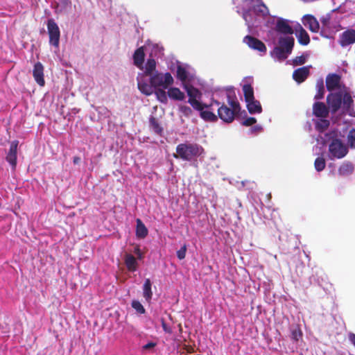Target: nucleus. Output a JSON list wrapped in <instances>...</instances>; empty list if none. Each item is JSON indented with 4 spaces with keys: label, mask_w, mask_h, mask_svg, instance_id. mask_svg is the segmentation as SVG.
Returning a JSON list of instances; mask_svg holds the SVG:
<instances>
[{
    "label": "nucleus",
    "mask_w": 355,
    "mask_h": 355,
    "mask_svg": "<svg viewBox=\"0 0 355 355\" xmlns=\"http://www.w3.org/2000/svg\"><path fill=\"white\" fill-rule=\"evenodd\" d=\"M327 103L332 114H336L342 109L343 114H347L351 116H355L354 110V100L351 94L345 92L330 93L327 96Z\"/></svg>",
    "instance_id": "nucleus-1"
},
{
    "label": "nucleus",
    "mask_w": 355,
    "mask_h": 355,
    "mask_svg": "<svg viewBox=\"0 0 355 355\" xmlns=\"http://www.w3.org/2000/svg\"><path fill=\"white\" fill-rule=\"evenodd\" d=\"M205 154L204 148L197 143L185 142L176 146V153L173 155L176 159L191 162Z\"/></svg>",
    "instance_id": "nucleus-2"
},
{
    "label": "nucleus",
    "mask_w": 355,
    "mask_h": 355,
    "mask_svg": "<svg viewBox=\"0 0 355 355\" xmlns=\"http://www.w3.org/2000/svg\"><path fill=\"white\" fill-rule=\"evenodd\" d=\"M227 98L228 104L231 107H229L224 103L222 104L218 108V116L224 122L230 123H232L235 116L239 114L241 107L236 96L232 98L231 96L228 95Z\"/></svg>",
    "instance_id": "nucleus-3"
},
{
    "label": "nucleus",
    "mask_w": 355,
    "mask_h": 355,
    "mask_svg": "<svg viewBox=\"0 0 355 355\" xmlns=\"http://www.w3.org/2000/svg\"><path fill=\"white\" fill-rule=\"evenodd\" d=\"M46 26L49 36V44L55 49L54 53L57 59L62 62L63 65H65L66 64L64 63V60L61 58L58 53L60 36V28L53 19H48Z\"/></svg>",
    "instance_id": "nucleus-4"
},
{
    "label": "nucleus",
    "mask_w": 355,
    "mask_h": 355,
    "mask_svg": "<svg viewBox=\"0 0 355 355\" xmlns=\"http://www.w3.org/2000/svg\"><path fill=\"white\" fill-rule=\"evenodd\" d=\"M184 88L189 96L188 103L196 110H204L205 108H209L214 103L216 104L217 106L220 105V103L218 101H214L210 105L201 103V92L197 88L193 87L192 85H186Z\"/></svg>",
    "instance_id": "nucleus-5"
},
{
    "label": "nucleus",
    "mask_w": 355,
    "mask_h": 355,
    "mask_svg": "<svg viewBox=\"0 0 355 355\" xmlns=\"http://www.w3.org/2000/svg\"><path fill=\"white\" fill-rule=\"evenodd\" d=\"M173 78L169 72L163 73L159 71H155L154 73L150 76V83L155 89L158 87L168 89L170 85L173 84Z\"/></svg>",
    "instance_id": "nucleus-6"
},
{
    "label": "nucleus",
    "mask_w": 355,
    "mask_h": 355,
    "mask_svg": "<svg viewBox=\"0 0 355 355\" xmlns=\"http://www.w3.org/2000/svg\"><path fill=\"white\" fill-rule=\"evenodd\" d=\"M329 158L342 159L348 153L347 146L338 139H334L329 145Z\"/></svg>",
    "instance_id": "nucleus-7"
},
{
    "label": "nucleus",
    "mask_w": 355,
    "mask_h": 355,
    "mask_svg": "<svg viewBox=\"0 0 355 355\" xmlns=\"http://www.w3.org/2000/svg\"><path fill=\"white\" fill-rule=\"evenodd\" d=\"M243 42L250 48L259 52L266 53L267 51L266 46L263 42L251 35H246L243 38Z\"/></svg>",
    "instance_id": "nucleus-8"
},
{
    "label": "nucleus",
    "mask_w": 355,
    "mask_h": 355,
    "mask_svg": "<svg viewBox=\"0 0 355 355\" xmlns=\"http://www.w3.org/2000/svg\"><path fill=\"white\" fill-rule=\"evenodd\" d=\"M329 108L323 102L316 101L313 104L312 112L317 118H327L329 114Z\"/></svg>",
    "instance_id": "nucleus-9"
},
{
    "label": "nucleus",
    "mask_w": 355,
    "mask_h": 355,
    "mask_svg": "<svg viewBox=\"0 0 355 355\" xmlns=\"http://www.w3.org/2000/svg\"><path fill=\"white\" fill-rule=\"evenodd\" d=\"M342 47H345L355 43V30L347 29L343 32L338 41Z\"/></svg>",
    "instance_id": "nucleus-10"
},
{
    "label": "nucleus",
    "mask_w": 355,
    "mask_h": 355,
    "mask_svg": "<svg viewBox=\"0 0 355 355\" xmlns=\"http://www.w3.org/2000/svg\"><path fill=\"white\" fill-rule=\"evenodd\" d=\"M44 69V68L43 64L40 62L35 63L33 69V76L34 80L40 86L42 87L45 84Z\"/></svg>",
    "instance_id": "nucleus-11"
},
{
    "label": "nucleus",
    "mask_w": 355,
    "mask_h": 355,
    "mask_svg": "<svg viewBox=\"0 0 355 355\" xmlns=\"http://www.w3.org/2000/svg\"><path fill=\"white\" fill-rule=\"evenodd\" d=\"M18 141H12L10 144L9 150L6 155V161L15 168L17 165V150L18 146Z\"/></svg>",
    "instance_id": "nucleus-12"
},
{
    "label": "nucleus",
    "mask_w": 355,
    "mask_h": 355,
    "mask_svg": "<svg viewBox=\"0 0 355 355\" xmlns=\"http://www.w3.org/2000/svg\"><path fill=\"white\" fill-rule=\"evenodd\" d=\"M251 10L258 16L266 17L269 15V10L262 0H255Z\"/></svg>",
    "instance_id": "nucleus-13"
},
{
    "label": "nucleus",
    "mask_w": 355,
    "mask_h": 355,
    "mask_svg": "<svg viewBox=\"0 0 355 355\" xmlns=\"http://www.w3.org/2000/svg\"><path fill=\"white\" fill-rule=\"evenodd\" d=\"M340 76L336 73L329 74L326 78V87L328 91L331 92L339 88Z\"/></svg>",
    "instance_id": "nucleus-14"
},
{
    "label": "nucleus",
    "mask_w": 355,
    "mask_h": 355,
    "mask_svg": "<svg viewBox=\"0 0 355 355\" xmlns=\"http://www.w3.org/2000/svg\"><path fill=\"white\" fill-rule=\"evenodd\" d=\"M303 24L305 26H307L311 32L317 33L319 31V23L316 18L311 15H306L304 16Z\"/></svg>",
    "instance_id": "nucleus-15"
},
{
    "label": "nucleus",
    "mask_w": 355,
    "mask_h": 355,
    "mask_svg": "<svg viewBox=\"0 0 355 355\" xmlns=\"http://www.w3.org/2000/svg\"><path fill=\"white\" fill-rule=\"evenodd\" d=\"M309 73V67H303L293 71V78L297 83H302L308 78Z\"/></svg>",
    "instance_id": "nucleus-16"
},
{
    "label": "nucleus",
    "mask_w": 355,
    "mask_h": 355,
    "mask_svg": "<svg viewBox=\"0 0 355 355\" xmlns=\"http://www.w3.org/2000/svg\"><path fill=\"white\" fill-rule=\"evenodd\" d=\"M294 44L295 40L292 36L281 37L279 39V46L288 53H291Z\"/></svg>",
    "instance_id": "nucleus-17"
},
{
    "label": "nucleus",
    "mask_w": 355,
    "mask_h": 355,
    "mask_svg": "<svg viewBox=\"0 0 355 355\" xmlns=\"http://www.w3.org/2000/svg\"><path fill=\"white\" fill-rule=\"evenodd\" d=\"M145 60V53L144 46H141L136 49L133 54V62L134 64L139 68H143V64Z\"/></svg>",
    "instance_id": "nucleus-18"
},
{
    "label": "nucleus",
    "mask_w": 355,
    "mask_h": 355,
    "mask_svg": "<svg viewBox=\"0 0 355 355\" xmlns=\"http://www.w3.org/2000/svg\"><path fill=\"white\" fill-rule=\"evenodd\" d=\"M276 31L283 34H293V28L288 24V21L285 19H280L277 21Z\"/></svg>",
    "instance_id": "nucleus-19"
},
{
    "label": "nucleus",
    "mask_w": 355,
    "mask_h": 355,
    "mask_svg": "<svg viewBox=\"0 0 355 355\" xmlns=\"http://www.w3.org/2000/svg\"><path fill=\"white\" fill-rule=\"evenodd\" d=\"M124 263L129 271L135 272L137 270L138 263L132 254L126 253L124 256Z\"/></svg>",
    "instance_id": "nucleus-20"
},
{
    "label": "nucleus",
    "mask_w": 355,
    "mask_h": 355,
    "mask_svg": "<svg viewBox=\"0 0 355 355\" xmlns=\"http://www.w3.org/2000/svg\"><path fill=\"white\" fill-rule=\"evenodd\" d=\"M167 94L170 98L175 101H183L185 98L184 92L178 87H170Z\"/></svg>",
    "instance_id": "nucleus-21"
},
{
    "label": "nucleus",
    "mask_w": 355,
    "mask_h": 355,
    "mask_svg": "<svg viewBox=\"0 0 355 355\" xmlns=\"http://www.w3.org/2000/svg\"><path fill=\"white\" fill-rule=\"evenodd\" d=\"M296 36L298 40V42L303 45L306 46L310 42V37L308 33L304 29L302 26L300 27V29L297 31Z\"/></svg>",
    "instance_id": "nucleus-22"
},
{
    "label": "nucleus",
    "mask_w": 355,
    "mask_h": 355,
    "mask_svg": "<svg viewBox=\"0 0 355 355\" xmlns=\"http://www.w3.org/2000/svg\"><path fill=\"white\" fill-rule=\"evenodd\" d=\"M246 104L248 110L250 114L261 113L262 112L260 102L255 98L249 102H246Z\"/></svg>",
    "instance_id": "nucleus-23"
},
{
    "label": "nucleus",
    "mask_w": 355,
    "mask_h": 355,
    "mask_svg": "<svg viewBox=\"0 0 355 355\" xmlns=\"http://www.w3.org/2000/svg\"><path fill=\"white\" fill-rule=\"evenodd\" d=\"M148 229L141 219H137L136 236L139 239H144L148 235Z\"/></svg>",
    "instance_id": "nucleus-24"
},
{
    "label": "nucleus",
    "mask_w": 355,
    "mask_h": 355,
    "mask_svg": "<svg viewBox=\"0 0 355 355\" xmlns=\"http://www.w3.org/2000/svg\"><path fill=\"white\" fill-rule=\"evenodd\" d=\"M317 121H315V128L319 132H323L330 125V122L327 118H318Z\"/></svg>",
    "instance_id": "nucleus-25"
},
{
    "label": "nucleus",
    "mask_w": 355,
    "mask_h": 355,
    "mask_svg": "<svg viewBox=\"0 0 355 355\" xmlns=\"http://www.w3.org/2000/svg\"><path fill=\"white\" fill-rule=\"evenodd\" d=\"M242 89L245 102H249L250 101L255 98L254 95V89L250 83L244 84L242 87Z\"/></svg>",
    "instance_id": "nucleus-26"
},
{
    "label": "nucleus",
    "mask_w": 355,
    "mask_h": 355,
    "mask_svg": "<svg viewBox=\"0 0 355 355\" xmlns=\"http://www.w3.org/2000/svg\"><path fill=\"white\" fill-rule=\"evenodd\" d=\"M156 61L154 58H148L145 64L144 74L146 76H152L156 69Z\"/></svg>",
    "instance_id": "nucleus-27"
},
{
    "label": "nucleus",
    "mask_w": 355,
    "mask_h": 355,
    "mask_svg": "<svg viewBox=\"0 0 355 355\" xmlns=\"http://www.w3.org/2000/svg\"><path fill=\"white\" fill-rule=\"evenodd\" d=\"M137 86L139 90L146 96H150L154 92V87L150 83L138 81Z\"/></svg>",
    "instance_id": "nucleus-28"
},
{
    "label": "nucleus",
    "mask_w": 355,
    "mask_h": 355,
    "mask_svg": "<svg viewBox=\"0 0 355 355\" xmlns=\"http://www.w3.org/2000/svg\"><path fill=\"white\" fill-rule=\"evenodd\" d=\"M288 52H286L285 50L280 46H275L271 52L272 56L276 58L279 60H284L288 58Z\"/></svg>",
    "instance_id": "nucleus-29"
},
{
    "label": "nucleus",
    "mask_w": 355,
    "mask_h": 355,
    "mask_svg": "<svg viewBox=\"0 0 355 355\" xmlns=\"http://www.w3.org/2000/svg\"><path fill=\"white\" fill-rule=\"evenodd\" d=\"M151 286L152 284L150 279H146L143 286V296L148 302L151 300L153 296Z\"/></svg>",
    "instance_id": "nucleus-30"
},
{
    "label": "nucleus",
    "mask_w": 355,
    "mask_h": 355,
    "mask_svg": "<svg viewBox=\"0 0 355 355\" xmlns=\"http://www.w3.org/2000/svg\"><path fill=\"white\" fill-rule=\"evenodd\" d=\"M354 171V166L350 162L343 163L338 168V173L340 175H348Z\"/></svg>",
    "instance_id": "nucleus-31"
},
{
    "label": "nucleus",
    "mask_w": 355,
    "mask_h": 355,
    "mask_svg": "<svg viewBox=\"0 0 355 355\" xmlns=\"http://www.w3.org/2000/svg\"><path fill=\"white\" fill-rule=\"evenodd\" d=\"M149 123H150V127L153 130V131L156 134H157L159 135H162V133L163 132V128L161 126V125L159 124V123L158 122V120L154 116H150V118L149 119Z\"/></svg>",
    "instance_id": "nucleus-32"
},
{
    "label": "nucleus",
    "mask_w": 355,
    "mask_h": 355,
    "mask_svg": "<svg viewBox=\"0 0 355 355\" xmlns=\"http://www.w3.org/2000/svg\"><path fill=\"white\" fill-rule=\"evenodd\" d=\"M176 77L182 83L187 80L188 72L186 69L180 64L177 66Z\"/></svg>",
    "instance_id": "nucleus-33"
},
{
    "label": "nucleus",
    "mask_w": 355,
    "mask_h": 355,
    "mask_svg": "<svg viewBox=\"0 0 355 355\" xmlns=\"http://www.w3.org/2000/svg\"><path fill=\"white\" fill-rule=\"evenodd\" d=\"M165 89L162 88H156L155 91V94L159 101L161 103H167L168 98L166 92L164 91Z\"/></svg>",
    "instance_id": "nucleus-34"
},
{
    "label": "nucleus",
    "mask_w": 355,
    "mask_h": 355,
    "mask_svg": "<svg viewBox=\"0 0 355 355\" xmlns=\"http://www.w3.org/2000/svg\"><path fill=\"white\" fill-rule=\"evenodd\" d=\"M317 93L314 96L315 100H320L323 98L324 94V87L322 80L318 81L316 83Z\"/></svg>",
    "instance_id": "nucleus-35"
},
{
    "label": "nucleus",
    "mask_w": 355,
    "mask_h": 355,
    "mask_svg": "<svg viewBox=\"0 0 355 355\" xmlns=\"http://www.w3.org/2000/svg\"><path fill=\"white\" fill-rule=\"evenodd\" d=\"M200 112V116L207 121H214L217 119V116L211 111L198 110Z\"/></svg>",
    "instance_id": "nucleus-36"
},
{
    "label": "nucleus",
    "mask_w": 355,
    "mask_h": 355,
    "mask_svg": "<svg viewBox=\"0 0 355 355\" xmlns=\"http://www.w3.org/2000/svg\"><path fill=\"white\" fill-rule=\"evenodd\" d=\"M326 166V162L325 159L322 157H317L314 162V166L317 171L320 172L324 169Z\"/></svg>",
    "instance_id": "nucleus-37"
},
{
    "label": "nucleus",
    "mask_w": 355,
    "mask_h": 355,
    "mask_svg": "<svg viewBox=\"0 0 355 355\" xmlns=\"http://www.w3.org/2000/svg\"><path fill=\"white\" fill-rule=\"evenodd\" d=\"M132 307L139 314H144L146 313V309L141 304V302L138 300H132L131 303Z\"/></svg>",
    "instance_id": "nucleus-38"
},
{
    "label": "nucleus",
    "mask_w": 355,
    "mask_h": 355,
    "mask_svg": "<svg viewBox=\"0 0 355 355\" xmlns=\"http://www.w3.org/2000/svg\"><path fill=\"white\" fill-rule=\"evenodd\" d=\"M302 332L299 327H295L291 331V338L295 341H298L302 338Z\"/></svg>",
    "instance_id": "nucleus-39"
},
{
    "label": "nucleus",
    "mask_w": 355,
    "mask_h": 355,
    "mask_svg": "<svg viewBox=\"0 0 355 355\" xmlns=\"http://www.w3.org/2000/svg\"><path fill=\"white\" fill-rule=\"evenodd\" d=\"M348 143L352 148H355V129L349 131L347 136Z\"/></svg>",
    "instance_id": "nucleus-40"
},
{
    "label": "nucleus",
    "mask_w": 355,
    "mask_h": 355,
    "mask_svg": "<svg viewBox=\"0 0 355 355\" xmlns=\"http://www.w3.org/2000/svg\"><path fill=\"white\" fill-rule=\"evenodd\" d=\"M187 249V245L184 244L179 250L177 251V257L180 260H182L185 258Z\"/></svg>",
    "instance_id": "nucleus-41"
},
{
    "label": "nucleus",
    "mask_w": 355,
    "mask_h": 355,
    "mask_svg": "<svg viewBox=\"0 0 355 355\" xmlns=\"http://www.w3.org/2000/svg\"><path fill=\"white\" fill-rule=\"evenodd\" d=\"M305 62L306 58L303 55L300 56H297L293 60V65L295 66L304 64Z\"/></svg>",
    "instance_id": "nucleus-42"
},
{
    "label": "nucleus",
    "mask_w": 355,
    "mask_h": 355,
    "mask_svg": "<svg viewBox=\"0 0 355 355\" xmlns=\"http://www.w3.org/2000/svg\"><path fill=\"white\" fill-rule=\"evenodd\" d=\"M180 110L183 113V114L186 116H189L192 114L191 109L187 105H182L180 107Z\"/></svg>",
    "instance_id": "nucleus-43"
},
{
    "label": "nucleus",
    "mask_w": 355,
    "mask_h": 355,
    "mask_svg": "<svg viewBox=\"0 0 355 355\" xmlns=\"http://www.w3.org/2000/svg\"><path fill=\"white\" fill-rule=\"evenodd\" d=\"M257 122V119L254 117H248L242 122V125L244 126H250Z\"/></svg>",
    "instance_id": "nucleus-44"
},
{
    "label": "nucleus",
    "mask_w": 355,
    "mask_h": 355,
    "mask_svg": "<svg viewBox=\"0 0 355 355\" xmlns=\"http://www.w3.org/2000/svg\"><path fill=\"white\" fill-rule=\"evenodd\" d=\"M161 323H162V327L163 328V330L166 332V333H168L169 334H172V329L170 327H168L166 323L164 321V318H161Z\"/></svg>",
    "instance_id": "nucleus-45"
},
{
    "label": "nucleus",
    "mask_w": 355,
    "mask_h": 355,
    "mask_svg": "<svg viewBox=\"0 0 355 355\" xmlns=\"http://www.w3.org/2000/svg\"><path fill=\"white\" fill-rule=\"evenodd\" d=\"M320 21L323 26H327L329 24L330 16L329 15L324 16L320 19Z\"/></svg>",
    "instance_id": "nucleus-46"
},
{
    "label": "nucleus",
    "mask_w": 355,
    "mask_h": 355,
    "mask_svg": "<svg viewBox=\"0 0 355 355\" xmlns=\"http://www.w3.org/2000/svg\"><path fill=\"white\" fill-rule=\"evenodd\" d=\"M134 252L137 255L139 259H141L143 258V253L141 252L139 246L135 248Z\"/></svg>",
    "instance_id": "nucleus-47"
},
{
    "label": "nucleus",
    "mask_w": 355,
    "mask_h": 355,
    "mask_svg": "<svg viewBox=\"0 0 355 355\" xmlns=\"http://www.w3.org/2000/svg\"><path fill=\"white\" fill-rule=\"evenodd\" d=\"M155 345H156L155 343L150 342V343H148L147 344H146L145 345H144L143 349L145 350H148V349H150L153 348L154 347H155Z\"/></svg>",
    "instance_id": "nucleus-48"
},
{
    "label": "nucleus",
    "mask_w": 355,
    "mask_h": 355,
    "mask_svg": "<svg viewBox=\"0 0 355 355\" xmlns=\"http://www.w3.org/2000/svg\"><path fill=\"white\" fill-rule=\"evenodd\" d=\"M250 11H251V9H248V10H244L243 12V18L244 19V20L246 22H248V17L250 16Z\"/></svg>",
    "instance_id": "nucleus-49"
},
{
    "label": "nucleus",
    "mask_w": 355,
    "mask_h": 355,
    "mask_svg": "<svg viewBox=\"0 0 355 355\" xmlns=\"http://www.w3.org/2000/svg\"><path fill=\"white\" fill-rule=\"evenodd\" d=\"M349 340L355 346V334L354 333L349 334Z\"/></svg>",
    "instance_id": "nucleus-50"
},
{
    "label": "nucleus",
    "mask_w": 355,
    "mask_h": 355,
    "mask_svg": "<svg viewBox=\"0 0 355 355\" xmlns=\"http://www.w3.org/2000/svg\"><path fill=\"white\" fill-rule=\"evenodd\" d=\"M80 162V157H75L73 158V163H74L75 164H79Z\"/></svg>",
    "instance_id": "nucleus-51"
},
{
    "label": "nucleus",
    "mask_w": 355,
    "mask_h": 355,
    "mask_svg": "<svg viewBox=\"0 0 355 355\" xmlns=\"http://www.w3.org/2000/svg\"><path fill=\"white\" fill-rule=\"evenodd\" d=\"M243 3H250L252 2H254V0H242Z\"/></svg>",
    "instance_id": "nucleus-52"
}]
</instances>
